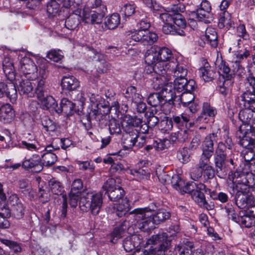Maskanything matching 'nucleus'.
Listing matches in <instances>:
<instances>
[{
    "label": "nucleus",
    "instance_id": "nucleus-1",
    "mask_svg": "<svg viewBox=\"0 0 255 255\" xmlns=\"http://www.w3.org/2000/svg\"><path fill=\"white\" fill-rule=\"evenodd\" d=\"M133 216L136 225L141 230L147 232L154 228V224H159L169 219L170 212L164 209L158 210L154 214L149 208H136L130 212Z\"/></svg>",
    "mask_w": 255,
    "mask_h": 255
},
{
    "label": "nucleus",
    "instance_id": "nucleus-2",
    "mask_svg": "<svg viewBox=\"0 0 255 255\" xmlns=\"http://www.w3.org/2000/svg\"><path fill=\"white\" fill-rule=\"evenodd\" d=\"M182 189L184 192L190 194L192 198L201 207L208 210L214 209V203L211 201L208 202L206 200L204 193L209 190L206 188V186L204 184H196L193 182L187 183L186 185L184 184Z\"/></svg>",
    "mask_w": 255,
    "mask_h": 255
},
{
    "label": "nucleus",
    "instance_id": "nucleus-3",
    "mask_svg": "<svg viewBox=\"0 0 255 255\" xmlns=\"http://www.w3.org/2000/svg\"><path fill=\"white\" fill-rule=\"evenodd\" d=\"M102 204L103 197L101 193L94 194L84 192L82 194L80 206L83 210L90 211L93 215H96L99 213Z\"/></svg>",
    "mask_w": 255,
    "mask_h": 255
},
{
    "label": "nucleus",
    "instance_id": "nucleus-4",
    "mask_svg": "<svg viewBox=\"0 0 255 255\" xmlns=\"http://www.w3.org/2000/svg\"><path fill=\"white\" fill-rule=\"evenodd\" d=\"M175 59L173 57L171 51L166 47H152L147 51L145 55V62L147 64H151L157 60L168 62Z\"/></svg>",
    "mask_w": 255,
    "mask_h": 255
},
{
    "label": "nucleus",
    "instance_id": "nucleus-5",
    "mask_svg": "<svg viewBox=\"0 0 255 255\" xmlns=\"http://www.w3.org/2000/svg\"><path fill=\"white\" fill-rule=\"evenodd\" d=\"M127 40L131 45L139 42L144 45H151L156 42L158 37L156 33L147 31H129L127 32Z\"/></svg>",
    "mask_w": 255,
    "mask_h": 255
},
{
    "label": "nucleus",
    "instance_id": "nucleus-6",
    "mask_svg": "<svg viewBox=\"0 0 255 255\" xmlns=\"http://www.w3.org/2000/svg\"><path fill=\"white\" fill-rule=\"evenodd\" d=\"M239 118L243 124L239 128L241 132H243L244 130H245L246 133H247L249 130L251 132L255 131V110L251 108H245L240 112Z\"/></svg>",
    "mask_w": 255,
    "mask_h": 255
},
{
    "label": "nucleus",
    "instance_id": "nucleus-7",
    "mask_svg": "<svg viewBox=\"0 0 255 255\" xmlns=\"http://www.w3.org/2000/svg\"><path fill=\"white\" fill-rule=\"evenodd\" d=\"M250 175L249 174L246 175L244 172L238 171L237 169L235 172L229 174V179L232 182V187L233 193H231L234 194L235 190H238L239 186L242 187L243 185H246L249 187L251 185V183L248 179V176Z\"/></svg>",
    "mask_w": 255,
    "mask_h": 255
},
{
    "label": "nucleus",
    "instance_id": "nucleus-8",
    "mask_svg": "<svg viewBox=\"0 0 255 255\" xmlns=\"http://www.w3.org/2000/svg\"><path fill=\"white\" fill-rule=\"evenodd\" d=\"M33 79L22 78L18 84H17V89L20 95L30 98L34 97L35 83Z\"/></svg>",
    "mask_w": 255,
    "mask_h": 255
},
{
    "label": "nucleus",
    "instance_id": "nucleus-9",
    "mask_svg": "<svg viewBox=\"0 0 255 255\" xmlns=\"http://www.w3.org/2000/svg\"><path fill=\"white\" fill-rule=\"evenodd\" d=\"M20 69L24 77L28 79H35L37 77V68L33 60L24 57L20 61Z\"/></svg>",
    "mask_w": 255,
    "mask_h": 255
},
{
    "label": "nucleus",
    "instance_id": "nucleus-10",
    "mask_svg": "<svg viewBox=\"0 0 255 255\" xmlns=\"http://www.w3.org/2000/svg\"><path fill=\"white\" fill-rule=\"evenodd\" d=\"M142 123V120L136 116L126 115L123 120L122 127L123 129L138 130L140 132Z\"/></svg>",
    "mask_w": 255,
    "mask_h": 255
},
{
    "label": "nucleus",
    "instance_id": "nucleus-11",
    "mask_svg": "<svg viewBox=\"0 0 255 255\" xmlns=\"http://www.w3.org/2000/svg\"><path fill=\"white\" fill-rule=\"evenodd\" d=\"M226 146L223 142H219L215 150L214 154V161L217 167V171L222 170L223 166L226 159Z\"/></svg>",
    "mask_w": 255,
    "mask_h": 255
},
{
    "label": "nucleus",
    "instance_id": "nucleus-12",
    "mask_svg": "<svg viewBox=\"0 0 255 255\" xmlns=\"http://www.w3.org/2000/svg\"><path fill=\"white\" fill-rule=\"evenodd\" d=\"M153 67H149L153 71L154 73L158 75L170 74L171 68L175 66V63L169 61L168 62L157 60L153 63Z\"/></svg>",
    "mask_w": 255,
    "mask_h": 255
},
{
    "label": "nucleus",
    "instance_id": "nucleus-13",
    "mask_svg": "<svg viewBox=\"0 0 255 255\" xmlns=\"http://www.w3.org/2000/svg\"><path fill=\"white\" fill-rule=\"evenodd\" d=\"M122 141L124 146L127 149L132 148L137 142L138 137V130L124 129Z\"/></svg>",
    "mask_w": 255,
    "mask_h": 255
},
{
    "label": "nucleus",
    "instance_id": "nucleus-14",
    "mask_svg": "<svg viewBox=\"0 0 255 255\" xmlns=\"http://www.w3.org/2000/svg\"><path fill=\"white\" fill-rule=\"evenodd\" d=\"M196 88L195 81L192 79L187 80V79L179 80L175 84L174 89L178 92H186L192 93Z\"/></svg>",
    "mask_w": 255,
    "mask_h": 255
},
{
    "label": "nucleus",
    "instance_id": "nucleus-15",
    "mask_svg": "<svg viewBox=\"0 0 255 255\" xmlns=\"http://www.w3.org/2000/svg\"><path fill=\"white\" fill-rule=\"evenodd\" d=\"M61 85L63 90L70 92L77 90L80 86V83L73 76H64L62 79Z\"/></svg>",
    "mask_w": 255,
    "mask_h": 255
},
{
    "label": "nucleus",
    "instance_id": "nucleus-16",
    "mask_svg": "<svg viewBox=\"0 0 255 255\" xmlns=\"http://www.w3.org/2000/svg\"><path fill=\"white\" fill-rule=\"evenodd\" d=\"M15 117L14 111L11 105L6 104L0 107V121L4 123L11 122Z\"/></svg>",
    "mask_w": 255,
    "mask_h": 255
},
{
    "label": "nucleus",
    "instance_id": "nucleus-17",
    "mask_svg": "<svg viewBox=\"0 0 255 255\" xmlns=\"http://www.w3.org/2000/svg\"><path fill=\"white\" fill-rule=\"evenodd\" d=\"M73 13L69 15L65 21V26L70 30L75 29L80 23V14L81 9L78 8V7L75 8V10H71Z\"/></svg>",
    "mask_w": 255,
    "mask_h": 255
},
{
    "label": "nucleus",
    "instance_id": "nucleus-18",
    "mask_svg": "<svg viewBox=\"0 0 255 255\" xmlns=\"http://www.w3.org/2000/svg\"><path fill=\"white\" fill-rule=\"evenodd\" d=\"M216 114L217 111L214 107L208 103H205L203 104L202 113L197 118L196 121L200 124L207 123V117H214Z\"/></svg>",
    "mask_w": 255,
    "mask_h": 255
},
{
    "label": "nucleus",
    "instance_id": "nucleus-19",
    "mask_svg": "<svg viewBox=\"0 0 255 255\" xmlns=\"http://www.w3.org/2000/svg\"><path fill=\"white\" fill-rule=\"evenodd\" d=\"M219 68L221 72H222L224 80L227 81H233L236 73L239 70L236 67L231 69L230 64L225 61H222L219 65Z\"/></svg>",
    "mask_w": 255,
    "mask_h": 255
},
{
    "label": "nucleus",
    "instance_id": "nucleus-20",
    "mask_svg": "<svg viewBox=\"0 0 255 255\" xmlns=\"http://www.w3.org/2000/svg\"><path fill=\"white\" fill-rule=\"evenodd\" d=\"M171 62L176 63L175 67L170 69V72H173L175 84H176L177 81H179V80L186 79L185 77L187 74V70L183 64H179L176 59H173Z\"/></svg>",
    "mask_w": 255,
    "mask_h": 255
},
{
    "label": "nucleus",
    "instance_id": "nucleus-21",
    "mask_svg": "<svg viewBox=\"0 0 255 255\" xmlns=\"http://www.w3.org/2000/svg\"><path fill=\"white\" fill-rule=\"evenodd\" d=\"M6 217H9L11 214L17 219H21L24 215V207L20 202L17 201L11 206V209H5Z\"/></svg>",
    "mask_w": 255,
    "mask_h": 255
},
{
    "label": "nucleus",
    "instance_id": "nucleus-22",
    "mask_svg": "<svg viewBox=\"0 0 255 255\" xmlns=\"http://www.w3.org/2000/svg\"><path fill=\"white\" fill-rule=\"evenodd\" d=\"M235 190L237 191L235 198L236 204L240 209L246 208L245 195L250 190V188L246 185H243L242 187L239 186L238 190Z\"/></svg>",
    "mask_w": 255,
    "mask_h": 255
},
{
    "label": "nucleus",
    "instance_id": "nucleus-23",
    "mask_svg": "<svg viewBox=\"0 0 255 255\" xmlns=\"http://www.w3.org/2000/svg\"><path fill=\"white\" fill-rule=\"evenodd\" d=\"M203 40L212 47H216L218 45V36L215 29L212 27L207 28L205 35L203 36Z\"/></svg>",
    "mask_w": 255,
    "mask_h": 255
},
{
    "label": "nucleus",
    "instance_id": "nucleus-24",
    "mask_svg": "<svg viewBox=\"0 0 255 255\" xmlns=\"http://www.w3.org/2000/svg\"><path fill=\"white\" fill-rule=\"evenodd\" d=\"M2 66L6 77L10 82H13L16 77L13 62L9 58H5L2 62Z\"/></svg>",
    "mask_w": 255,
    "mask_h": 255
},
{
    "label": "nucleus",
    "instance_id": "nucleus-25",
    "mask_svg": "<svg viewBox=\"0 0 255 255\" xmlns=\"http://www.w3.org/2000/svg\"><path fill=\"white\" fill-rule=\"evenodd\" d=\"M22 166L25 169H32V171L35 172H39L42 169V164L38 158L37 159H34V157L23 161Z\"/></svg>",
    "mask_w": 255,
    "mask_h": 255
},
{
    "label": "nucleus",
    "instance_id": "nucleus-26",
    "mask_svg": "<svg viewBox=\"0 0 255 255\" xmlns=\"http://www.w3.org/2000/svg\"><path fill=\"white\" fill-rule=\"evenodd\" d=\"M199 73L205 82L212 81L217 76L215 69L210 66L200 68Z\"/></svg>",
    "mask_w": 255,
    "mask_h": 255
},
{
    "label": "nucleus",
    "instance_id": "nucleus-27",
    "mask_svg": "<svg viewBox=\"0 0 255 255\" xmlns=\"http://www.w3.org/2000/svg\"><path fill=\"white\" fill-rule=\"evenodd\" d=\"M218 26L220 28L226 27L228 29L234 27V22L231 19V15L228 12L224 11L220 14Z\"/></svg>",
    "mask_w": 255,
    "mask_h": 255
},
{
    "label": "nucleus",
    "instance_id": "nucleus-28",
    "mask_svg": "<svg viewBox=\"0 0 255 255\" xmlns=\"http://www.w3.org/2000/svg\"><path fill=\"white\" fill-rule=\"evenodd\" d=\"M75 107V104L66 98H63L61 100L60 107L57 108L55 112L58 114L64 112L67 115L72 114Z\"/></svg>",
    "mask_w": 255,
    "mask_h": 255
},
{
    "label": "nucleus",
    "instance_id": "nucleus-29",
    "mask_svg": "<svg viewBox=\"0 0 255 255\" xmlns=\"http://www.w3.org/2000/svg\"><path fill=\"white\" fill-rule=\"evenodd\" d=\"M126 223L121 224L120 226L116 227L109 235L110 242L115 244L118 240L124 236L127 226Z\"/></svg>",
    "mask_w": 255,
    "mask_h": 255
},
{
    "label": "nucleus",
    "instance_id": "nucleus-30",
    "mask_svg": "<svg viewBox=\"0 0 255 255\" xmlns=\"http://www.w3.org/2000/svg\"><path fill=\"white\" fill-rule=\"evenodd\" d=\"M194 99V95L192 93L183 92L180 95L174 98V102L180 105L181 104L184 107L189 106Z\"/></svg>",
    "mask_w": 255,
    "mask_h": 255
},
{
    "label": "nucleus",
    "instance_id": "nucleus-31",
    "mask_svg": "<svg viewBox=\"0 0 255 255\" xmlns=\"http://www.w3.org/2000/svg\"><path fill=\"white\" fill-rule=\"evenodd\" d=\"M166 86L161 89V91L159 93L162 102H174V98L177 96L174 94V91L172 89L171 85Z\"/></svg>",
    "mask_w": 255,
    "mask_h": 255
},
{
    "label": "nucleus",
    "instance_id": "nucleus-32",
    "mask_svg": "<svg viewBox=\"0 0 255 255\" xmlns=\"http://www.w3.org/2000/svg\"><path fill=\"white\" fill-rule=\"evenodd\" d=\"M193 13L196 15L198 20L203 21L205 23H211L213 20L211 12L205 11L201 8L197 9L196 11H193Z\"/></svg>",
    "mask_w": 255,
    "mask_h": 255
},
{
    "label": "nucleus",
    "instance_id": "nucleus-33",
    "mask_svg": "<svg viewBox=\"0 0 255 255\" xmlns=\"http://www.w3.org/2000/svg\"><path fill=\"white\" fill-rule=\"evenodd\" d=\"M128 172L138 179L147 178L149 176L147 167L145 166L140 167L139 165L133 169H128Z\"/></svg>",
    "mask_w": 255,
    "mask_h": 255
},
{
    "label": "nucleus",
    "instance_id": "nucleus-34",
    "mask_svg": "<svg viewBox=\"0 0 255 255\" xmlns=\"http://www.w3.org/2000/svg\"><path fill=\"white\" fill-rule=\"evenodd\" d=\"M95 8H96V10H93V24L101 23L107 11L106 6L101 4Z\"/></svg>",
    "mask_w": 255,
    "mask_h": 255
},
{
    "label": "nucleus",
    "instance_id": "nucleus-35",
    "mask_svg": "<svg viewBox=\"0 0 255 255\" xmlns=\"http://www.w3.org/2000/svg\"><path fill=\"white\" fill-rule=\"evenodd\" d=\"M49 189L53 194L57 195H63L64 191L62 183L54 178L50 179L48 182Z\"/></svg>",
    "mask_w": 255,
    "mask_h": 255
},
{
    "label": "nucleus",
    "instance_id": "nucleus-36",
    "mask_svg": "<svg viewBox=\"0 0 255 255\" xmlns=\"http://www.w3.org/2000/svg\"><path fill=\"white\" fill-rule=\"evenodd\" d=\"M6 88L5 90L4 95L8 98L11 103L16 101L17 98L16 88L12 82L6 85Z\"/></svg>",
    "mask_w": 255,
    "mask_h": 255
},
{
    "label": "nucleus",
    "instance_id": "nucleus-37",
    "mask_svg": "<svg viewBox=\"0 0 255 255\" xmlns=\"http://www.w3.org/2000/svg\"><path fill=\"white\" fill-rule=\"evenodd\" d=\"M130 209V206L128 200L126 198L122 200L121 203L117 205L116 213V215L121 217L125 215Z\"/></svg>",
    "mask_w": 255,
    "mask_h": 255
},
{
    "label": "nucleus",
    "instance_id": "nucleus-38",
    "mask_svg": "<svg viewBox=\"0 0 255 255\" xmlns=\"http://www.w3.org/2000/svg\"><path fill=\"white\" fill-rule=\"evenodd\" d=\"M127 97L131 99L132 104L135 105L142 101V96L137 93L136 89L134 86H130L127 89Z\"/></svg>",
    "mask_w": 255,
    "mask_h": 255
},
{
    "label": "nucleus",
    "instance_id": "nucleus-39",
    "mask_svg": "<svg viewBox=\"0 0 255 255\" xmlns=\"http://www.w3.org/2000/svg\"><path fill=\"white\" fill-rule=\"evenodd\" d=\"M120 23V17L117 13L107 16L105 21V25L110 29L116 28Z\"/></svg>",
    "mask_w": 255,
    "mask_h": 255
},
{
    "label": "nucleus",
    "instance_id": "nucleus-40",
    "mask_svg": "<svg viewBox=\"0 0 255 255\" xmlns=\"http://www.w3.org/2000/svg\"><path fill=\"white\" fill-rule=\"evenodd\" d=\"M172 123H174L178 126H185L187 128L191 127V123H189V116L186 114H182L179 116H173L172 118Z\"/></svg>",
    "mask_w": 255,
    "mask_h": 255
},
{
    "label": "nucleus",
    "instance_id": "nucleus-41",
    "mask_svg": "<svg viewBox=\"0 0 255 255\" xmlns=\"http://www.w3.org/2000/svg\"><path fill=\"white\" fill-rule=\"evenodd\" d=\"M147 117V123L143 121L140 129V133H147L148 131L149 128L154 127L159 122L158 118L156 116H150Z\"/></svg>",
    "mask_w": 255,
    "mask_h": 255
},
{
    "label": "nucleus",
    "instance_id": "nucleus-42",
    "mask_svg": "<svg viewBox=\"0 0 255 255\" xmlns=\"http://www.w3.org/2000/svg\"><path fill=\"white\" fill-rule=\"evenodd\" d=\"M45 83V81L44 80L40 79L38 81L36 87H35V94L37 95V97L39 100L43 99L44 97L47 95V88Z\"/></svg>",
    "mask_w": 255,
    "mask_h": 255
},
{
    "label": "nucleus",
    "instance_id": "nucleus-43",
    "mask_svg": "<svg viewBox=\"0 0 255 255\" xmlns=\"http://www.w3.org/2000/svg\"><path fill=\"white\" fill-rule=\"evenodd\" d=\"M169 74L158 75L155 77L153 81L154 87L156 88L161 89L162 88L166 87V85H169L170 84L168 83L169 79Z\"/></svg>",
    "mask_w": 255,
    "mask_h": 255
},
{
    "label": "nucleus",
    "instance_id": "nucleus-44",
    "mask_svg": "<svg viewBox=\"0 0 255 255\" xmlns=\"http://www.w3.org/2000/svg\"><path fill=\"white\" fill-rule=\"evenodd\" d=\"M41 104L44 106L46 109L51 111H54L57 109L58 107L57 103L56 102L55 100L51 96L46 95L42 99H40Z\"/></svg>",
    "mask_w": 255,
    "mask_h": 255
},
{
    "label": "nucleus",
    "instance_id": "nucleus-45",
    "mask_svg": "<svg viewBox=\"0 0 255 255\" xmlns=\"http://www.w3.org/2000/svg\"><path fill=\"white\" fill-rule=\"evenodd\" d=\"M178 248L180 255H192L194 246L193 242L186 241Z\"/></svg>",
    "mask_w": 255,
    "mask_h": 255
},
{
    "label": "nucleus",
    "instance_id": "nucleus-46",
    "mask_svg": "<svg viewBox=\"0 0 255 255\" xmlns=\"http://www.w3.org/2000/svg\"><path fill=\"white\" fill-rule=\"evenodd\" d=\"M60 11V4L56 0H51L47 4V12L49 16L54 17Z\"/></svg>",
    "mask_w": 255,
    "mask_h": 255
},
{
    "label": "nucleus",
    "instance_id": "nucleus-47",
    "mask_svg": "<svg viewBox=\"0 0 255 255\" xmlns=\"http://www.w3.org/2000/svg\"><path fill=\"white\" fill-rule=\"evenodd\" d=\"M124 194V190L120 187L115 188L108 194L110 200L114 202H118L121 199H123Z\"/></svg>",
    "mask_w": 255,
    "mask_h": 255
},
{
    "label": "nucleus",
    "instance_id": "nucleus-48",
    "mask_svg": "<svg viewBox=\"0 0 255 255\" xmlns=\"http://www.w3.org/2000/svg\"><path fill=\"white\" fill-rule=\"evenodd\" d=\"M56 160L57 156L55 154L51 152H46L42 156L41 161L42 162L41 164H42V166L43 165L50 166L54 164Z\"/></svg>",
    "mask_w": 255,
    "mask_h": 255
},
{
    "label": "nucleus",
    "instance_id": "nucleus-49",
    "mask_svg": "<svg viewBox=\"0 0 255 255\" xmlns=\"http://www.w3.org/2000/svg\"><path fill=\"white\" fill-rule=\"evenodd\" d=\"M106 118V116L102 114L96 110L92 111L89 114L90 120H95L97 122H99V125H101V126L107 124V122Z\"/></svg>",
    "mask_w": 255,
    "mask_h": 255
},
{
    "label": "nucleus",
    "instance_id": "nucleus-50",
    "mask_svg": "<svg viewBox=\"0 0 255 255\" xmlns=\"http://www.w3.org/2000/svg\"><path fill=\"white\" fill-rule=\"evenodd\" d=\"M218 139L217 132L210 133L205 137L202 146L203 147L214 149V142H217Z\"/></svg>",
    "mask_w": 255,
    "mask_h": 255
},
{
    "label": "nucleus",
    "instance_id": "nucleus-51",
    "mask_svg": "<svg viewBox=\"0 0 255 255\" xmlns=\"http://www.w3.org/2000/svg\"><path fill=\"white\" fill-rule=\"evenodd\" d=\"M147 103L153 107H156L162 103V101L159 93H153L149 94L147 100Z\"/></svg>",
    "mask_w": 255,
    "mask_h": 255
},
{
    "label": "nucleus",
    "instance_id": "nucleus-52",
    "mask_svg": "<svg viewBox=\"0 0 255 255\" xmlns=\"http://www.w3.org/2000/svg\"><path fill=\"white\" fill-rule=\"evenodd\" d=\"M201 164L202 163L199 161L198 164L191 169L190 175L192 179L196 181L202 177L203 175V167H200Z\"/></svg>",
    "mask_w": 255,
    "mask_h": 255
},
{
    "label": "nucleus",
    "instance_id": "nucleus-53",
    "mask_svg": "<svg viewBox=\"0 0 255 255\" xmlns=\"http://www.w3.org/2000/svg\"><path fill=\"white\" fill-rule=\"evenodd\" d=\"M109 129L111 134H119L121 132V128L119 122L114 118L109 120Z\"/></svg>",
    "mask_w": 255,
    "mask_h": 255
},
{
    "label": "nucleus",
    "instance_id": "nucleus-54",
    "mask_svg": "<svg viewBox=\"0 0 255 255\" xmlns=\"http://www.w3.org/2000/svg\"><path fill=\"white\" fill-rule=\"evenodd\" d=\"M177 157L182 163H186L190 161V154L186 147L180 149L177 152Z\"/></svg>",
    "mask_w": 255,
    "mask_h": 255
},
{
    "label": "nucleus",
    "instance_id": "nucleus-55",
    "mask_svg": "<svg viewBox=\"0 0 255 255\" xmlns=\"http://www.w3.org/2000/svg\"><path fill=\"white\" fill-rule=\"evenodd\" d=\"M170 183L174 188L179 191H181L184 185V182L176 174L172 176Z\"/></svg>",
    "mask_w": 255,
    "mask_h": 255
},
{
    "label": "nucleus",
    "instance_id": "nucleus-56",
    "mask_svg": "<svg viewBox=\"0 0 255 255\" xmlns=\"http://www.w3.org/2000/svg\"><path fill=\"white\" fill-rule=\"evenodd\" d=\"M214 149L203 147V152L199 160L202 163H210V158L213 155Z\"/></svg>",
    "mask_w": 255,
    "mask_h": 255
},
{
    "label": "nucleus",
    "instance_id": "nucleus-57",
    "mask_svg": "<svg viewBox=\"0 0 255 255\" xmlns=\"http://www.w3.org/2000/svg\"><path fill=\"white\" fill-rule=\"evenodd\" d=\"M47 57L49 59L57 62L63 58V55L62 51L60 50H51L48 52Z\"/></svg>",
    "mask_w": 255,
    "mask_h": 255
},
{
    "label": "nucleus",
    "instance_id": "nucleus-58",
    "mask_svg": "<svg viewBox=\"0 0 255 255\" xmlns=\"http://www.w3.org/2000/svg\"><path fill=\"white\" fill-rule=\"evenodd\" d=\"M221 141L220 142H223L226 146V149H230L233 145V142L231 137L229 135V133L226 130H224L221 135Z\"/></svg>",
    "mask_w": 255,
    "mask_h": 255
},
{
    "label": "nucleus",
    "instance_id": "nucleus-59",
    "mask_svg": "<svg viewBox=\"0 0 255 255\" xmlns=\"http://www.w3.org/2000/svg\"><path fill=\"white\" fill-rule=\"evenodd\" d=\"M203 167V174L207 177V179H212L214 177V170L213 167L210 165V163H202L200 167Z\"/></svg>",
    "mask_w": 255,
    "mask_h": 255
},
{
    "label": "nucleus",
    "instance_id": "nucleus-60",
    "mask_svg": "<svg viewBox=\"0 0 255 255\" xmlns=\"http://www.w3.org/2000/svg\"><path fill=\"white\" fill-rule=\"evenodd\" d=\"M255 222V219L248 215L240 217L238 222L241 225L246 228L252 227Z\"/></svg>",
    "mask_w": 255,
    "mask_h": 255
},
{
    "label": "nucleus",
    "instance_id": "nucleus-61",
    "mask_svg": "<svg viewBox=\"0 0 255 255\" xmlns=\"http://www.w3.org/2000/svg\"><path fill=\"white\" fill-rule=\"evenodd\" d=\"M254 140V139L246 135L240 139L239 143L246 149H253Z\"/></svg>",
    "mask_w": 255,
    "mask_h": 255
},
{
    "label": "nucleus",
    "instance_id": "nucleus-62",
    "mask_svg": "<svg viewBox=\"0 0 255 255\" xmlns=\"http://www.w3.org/2000/svg\"><path fill=\"white\" fill-rule=\"evenodd\" d=\"M135 6L134 4L127 3L124 5L121 8V12L126 16H131L135 12Z\"/></svg>",
    "mask_w": 255,
    "mask_h": 255
},
{
    "label": "nucleus",
    "instance_id": "nucleus-63",
    "mask_svg": "<svg viewBox=\"0 0 255 255\" xmlns=\"http://www.w3.org/2000/svg\"><path fill=\"white\" fill-rule=\"evenodd\" d=\"M41 124L47 131H53L56 129V126L54 122L47 117H44L42 119Z\"/></svg>",
    "mask_w": 255,
    "mask_h": 255
},
{
    "label": "nucleus",
    "instance_id": "nucleus-64",
    "mask_svg": "<svg viewBox=\"0 0 255 255\" xmlns=\"http://www.w3.org/2000/svg\"><path fill=\"white\" fill-rule=\"evenodd\" d=\"M158 248H153L151 247L149 250H137L134 255H158Z\"/></svg>",
    "mask_w": 255,
    "mask_h": 255
}]
</instances>
